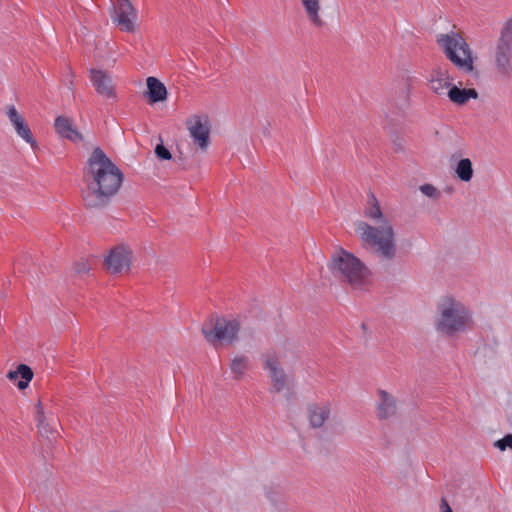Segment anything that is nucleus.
<instances>
[{
  "instance_id": "obj_1",
  "label": "nucleus",
  "mask_w": 512,
  "mask_h": 512,
  "mask_svg": "<svg viewBox=\"0 0 512 512\" xmlns=\"http://www.w3.org/2000/svg\"><path fill=\"white\" fill-rule=\"evenodd\" d=\"M87 189L83 192L84 206L88 209H103L119 192L124 174L100 148L90 154L84 169Z\"/></svg>"
},
{
  "instance_id": "obj_2",
  "label": "nucleus",
  "mask_w": 512,
  "mask_h": 512,
  "mask_svg": "<svg viewBox=\"0 0 512 512\" xmlns=\"http://www.w3.org/2000/svg\"><path fill=\"white\" fill-rule=\"evenodd\" d=\"M368 206L365 216L377 219L379 226L374 227L364 221L355 223V230L359 235L363 246L375 248V253L385 261H393L396 257L397 247L392 225L384 218L381 207L373 192L368 193Z\"/></svg>"
},
{
  "instance_id": "obj_3",
  "label": "nucleus",
  "mask_w": 512,
  "mask_h": 512,
  "mask_svg": "<svg viewBox=\"0 0 512 512\" xmlns=\"http://www.w3.org/2000/svg\"><path fill=\"white\" fill-rule=\"evenodd\" d=\"M470 320L468 309L451 296L442 297L436 306L435 328L445 336L463 331Z\"/></svg>"
},
{
  "instance_id": "obj_4",
  "label": "nucleus",
  "mask_w": 512,
  "mask_h": 512,
  "mask_svg": "<svg viewBox=\"0 0 512 512\" xmlns=\"http://www.w3.org/2000/svg\"><path fill=\"white\" fill-rule=\"evenodd\" d=\"M328 267L332 274L354 289H364L369 283L370 271L354 254L340 249L332 256Z\"/></svg>"
},
{
  "instance_id": "obj_5",
  "label": "nucleus",
  "mask_w": 512,
  "mask_h": 512,
  "mask_svg": "<svg viewBox=\"0 0 512 512\" xmlns=\"http://www.w3.org/2000/svg\"><path fill=\"white\" fill-rule=\"evenodd\" d=\"M446 58L459 70L471 73L474 70L472 50L461 34H440L436 40Z\"/></svg>"
},
{
  "instance_id": "obj_6",
  "label": "nucleus",
  "mask_w": 512,
  "mask_h": 512,
  "mask_svg": "<svg viewBox=\"0 0 512 512\" xmlns=\"http://www.w3.org/2000/svg\"><path fill=\"white\" fill-rule=\"evenodd\" d=\"M240 328L238 319L217 317L214 323L213 319L210 320V326L203 324L201 332L206 341L216 347L219 343L233 344L236 342Z\"/></svg>"
},
{
  "instance_id": "obj_7",
  "label": "nucleus",
  "mask_w": 512,
  "mask_h": 512,
  "mask_svg": "<svg viewBox=\"0 0 512 512\" xmlns=\"http://www.w3.org/2000/svg\"><path fill=\"white\" fill-rule=\"evenodd\" d=\"M493 56L497 72L504 77H510L512 74V17L505 22L500 32Z\"/></svg>"
},
{
  "instance_id": "obj_8",
  "label": "nucleus",
  "mask_w": 512,
  "mask_h": 512,
  "mask_svg": "<svg viewBox=\"0 0 512 512\" xmlns=\"http://www.w3.org/2000/svg\"><path fill=\"white\" fill-rule=\"evenodd\" d=\"M110 17L125 32H134L136 11L130 0H110Z\"/></svg>"
},
{
  "instance_id": "obj_9",
  "label": "nucleus",
  "mask_w": 512,
  "mask_h": 512,
  "mask_svg": "<svg viewBox=\"0 0 512 512\" xmlns=\"http://www.w3.org/2000/svg\"><path fill=\"white\" fill-rule=\"evenodd\" d=\"M186 125L193 143L197 145L201 151H207L210 145V124L208 117H206L203 122L201 116L194 115L191 119L187 120Z\"/></svg>"
},
{
  "instance_id": "obj_10",
  "label": "nucleus",
  "mask_w": 512,
  "mask_h": 512,
  "mask_svg": "<svg viewBox=\"0 0 512 512\" xmlns=\"http://www.w3.org/2000/svg\"><path fill=\"white\" fill-rule=\"evenodd\" d=\"M132 251L124 244L112 248L105 257L104 264L112 274L129 271L131 265Z\"/></svg>"
},
{
  "instance_id": "obj_11",
  "label": "nucleus",
  "mask_w": 512,
  "mask_h": 512,
  "mask_svg": "<svg viewBox=\"0 0 512 512\" xmlns=\"http://www.w3.org/2000/svg\"><path fill=\"white\" fill-rule=\"evenodd\" d=\"M410 108V90L405 86L387 109L386 119L390 124L396 125L404 120Z\"/></svg>"
},
{
  "instance_id": "obj_12",
  "label": "nucleus",
  "mask_w": 512,
  "mask_h": 512,
  "mask_svg": "<svg viewBox=\"0 0 512 512\" xmlns=\"http://www.w3.org/2000/svg\"><path fill=\"white\" fill-rule=\"evenodd\" d=\"M264 369L269 370V376L272 381L270 391L279 393L286 385V374L280 367L278 357L275 353H268L264 356Z\"/></svg>"
},
{
  "instance_id": "obj_13",
  "label": "nucleus",
  "mask_w": 512,
  "mask_h": 512,
  "mask_svg": "<svg viewBox=\"0 0 512 512\" xmlns=\"http://www.w3.org/2000/svg\"><path fill=\"white\" fill-rule=\"evenodd\" d=\"M90 80L99 95L116 99L112 78L107 72L98 69H90Z\"/></svg>"
},
{
  "instance_id": "obj_14",
  "label": "nucleus",
  "mask_w": 512,
  "mask_h": 512,
  "mask_svg": "<svg viewBox=\"0 0 512 512\" xmlns=\"http://www.w3.org/2000/svg\"><path fill=\"white\" fill-rule=\"evenodd\" d=\"M6 114L10 122L14 126L18 136L25 140L27 143H29L32 146V148H36L37 142L34 139L29 126L25 122L24 118L18 113L16 108L13 105L8 106Z\"/></svg>"
},
{
  "instance_id": "obj_15",
  "label": "nucleus",
  "mask_w": 512,
  "mask_h": 512,
  "mask_svg": "<svg viewBox=\"0 0 512 512\" xmlns=\"http://www.w3.org/2000/svg\"><path fill=\"white\" fill-rule=\"evenodd\" d=\"M331 413L329 403H311L307 405V418L309 426L313 429L321 428Z\"/></svg>"
},
{
  "instance_id": "obj_16",
  "label": "nucleus",
  "mask_w": 512,
  "mask_h": 512,
  "mask_svg": "<svg viewBox=\"0 0 512 512\" xmlns=\"http://www.w3.org/2000/svg\"><path fill=\"white\" fill-rule=\"evenodd\" d=\"M54 127L62 137L77 143L83 140V135L74 127L72 119L65 116H58L55 119Z\"/></svg>"
},
{
  "instance_id": "obj_17",
  "label": "nucleus",
  "mask_w": 512,
  "mask_h": 512,
  "mask_svg": "<svg viewBox=\"0 0 512 512\" xmlns=\"http://www.w3.org/2000/svg\"><path fill=\"white\" fill-rule=\"evenodd\" d=\"M147 90L144 95L151 104L165 101L167 99V89L165 85L156 77L150 76L146 79Z\"/></svg>"
},
{
  "instance_id": "obj_18",
  "label": "nucleus",
  "mask_w": 512,
  "mask_h": 512,
  "mask_svg": "<svg viewBox=\"0 0 512 512\" xmlns=\"http://www.w3.org/2000/svg\"><path fill=\"white\" fill-rule=\"evenodd\" d=\"M377 417L385 420L396 414L397 406L395 398L385 390L378 391Z\"/></svg>"
},
{
  "instance_id": "obj_19",
  "label": "nucleus",
  "mask_w": 512,
  "mask_h": 512,
  "mask_svg": "<svg viewBox=\"0 0 512 512\" xmlns=\"http://www.w3.org/2000/svg\"><path fill=\"white\" fill-rule=\"evenodd\" d=\"M453 78L450 77L448 69L445 67H437L432 71V78L430 80L431 89L437 93L442 94L444 89L452 86Z\"/></svg>"
},
{
  "instance_id": "obj_20",
  "label": "nucleus",
  "mask_w": 512,
  "mask_h": 512,
  "mask_svg": "<svg viewBox=\"0 0 512 512\" xmlns=\"http://www.w3.org/2000/svg\"><path fill=\"white\" fill-rule=\"evenodd\" d=\"M33 376V370L26 364H19L16 370H11L7 373V378L10 381L16 382L18 378H20L16 383L19 390L26 389L30 381L33 379Z\"/></svg>"
},
{
  "instance_id": "obj_21",
  "label": "nucleus",
  "mask_w": 512,
  "mask_h": 512,
  "mask_svg": "<svg viewBox=\"0 0 512 512\" xmlns=\"http://www.w3.org/2000/svg\"><path fill=\"white\" fill-rule=\"evenodd\" d=\"M35 408L36 420L38 422L37 427L40 435L49 441L55 440L58 436V431L55 429L54 426H51L48 422H46V417L44 414L41 401L37 402Z\"/></svg>"
},
{
  "instance_id": "obj_22",
  "label": "nucleus",
  "mask_w": 512,
  "mask_h": 512,
  "mask_svg": "<svg viewBox=\"0 0 512 512\" xmlns=\"http://www.w3.org/2000/svg\"><path fill=\"white\" fill-rule=\"evenodd\" d=\"M447 94L450 101L457 105H465L470 99L478 98V92L476 89L459 88L456 85H452Z\"/></svg>"
},
{
  "instance_id": "obj_23",
  "label": "nucleus",
  "mask_w": 512,
  "mask_h": 512,
  "mask_svg": "<svg viewBox=\"0 0 512 512\" xmlns=\"http://www.w3.org/2000/svg\"><path fill=\"white\" fill-rule=\"evenodd\" d=\"M301 2L311 23L317 27H322L324 21L319 15L320 0H301Z\"/></svg>"
},
{
  "instance_id": "obj_24",
  "label": "nucleus",
  "mask_w": 512,
  "mask_h": 512,
  "mask_svg": "<svg viewBox=\"0 0 512 512\" xmlns=\"http://www.w3.org/2000/svg\"><path fill=\"white\" fill-rule=\"evenodd\" d=\"M473 165L469 158H462L455 168L457 177L463 182H469L473 177Z\"/></svg>"
},
{
  "instance_id": "obj_25",
  "label": "nucleus",
  "mask_w": 512,
  "mask_h": 512,
  "mask_svg": "<svg viewBox=\"0 0 512 512\" xmlns=\"http://www.w3.org/2000/svg\"><path fill=\"white\" fill-rule=\"evenodd\" d=\"M230 369L235 379H240L248 369V357L241 355L231 360Z\"/></svg>"
},
{
  "instance_id": "obj_26",
  "label": "nucleus",
  "mask_w": 512,
  "mask_h": 512,
  "mask_svg": "<svg viewBox=\"0 0 512 512\" xmlns=\"http://www.w3.org/2000/svg\"><path fill=\"white\" fill-rule=\"evenodd\" d=\"M155 155L159 160H170L172 159V154L169 149L163 144V140L160 137V143L155 147Z\"/></svg>"
},
{
  "instance_id": "obj_27",
  "label": "nucleus",
  "mask_w": 512,
  "mask_h": 512,
  "mask_svg": "<svg viewBox=\"0 0 512 512\" xmlns=\"http://www.w3.org/2000/svg\"><path fill=\"white\" fill-rule=\"evenodd\" d=\"M420 191L427 197L432 199H438L440 192L432 184H423L419 187Z\"/></svg>"
},
{
  "instance_id": "obj_28",
  "label": "nucleus",
  "mask_w": 512,
  "mask_h": 512,
  "mask_svg": "<svg viewBox=\"0 0 512 512\" xmlns=\"http://www.w3.org/2000/svg\"><path fill=\"white\" fill-rule=\"evenodd\" d=\"M494 446L500 451H504L507 448L512 450V434H506L503 438L495 441Z\"/></svg>"
},
{
  "instance_id": "obj_29",
  "label": "nucleus",
  "mask_w": 512,
  "mask_h": 512,
  "mask_svg": "<svg viewBox=\"0 0 512 512\" xmlns=\"http://www.w3.org/2000/svg\"><path fill=\"white\" fill-rule=\"evenodd\" d=\"M90 269H91V266L88 263V261L85 259H81L74 264V271L76 274H79V275L88 273L90 271Z\"/></svg>"
},
{
  "instance_id": "obj_30",
  "label": "nucleus",
  "mask_w": 512,
  "mask_h": 512,
  "mask_svg": "<svg viewBox=\"0 0 512 512\" xmlns=\"http://www.w3.org/2000/svg\"><path fill=\"white\" fill-rule=\"evenodd\" d=\"M440 512H453V510L451 509L448 501L445 498L441 499V502H440Z\"/></svg>"
},
{
  "instance_id": "obj_31",
  "label": "nucleus",
  "mask_w": 512,
  "mask_h": 512,
  "mask_svg": "<svg viewBox=\"0 0 512 512\" xmlns=\"http://www.w3.org/2000/svg\"><path fill=\"white\" fill-rule=\"evenodd\" d=\"M69 77H70V78H67V81H68L67 86H68V88H69V89H72V85H73V80H72V79H73V73H72V71H71V70H69Z\"/></svg>"
},
{
  "instance_id": "obj_32",
  "label": "nucleus",
  "mask_w": 512,
  "mask_h": 512,
  "mask_svg": "<svg viewBox=\"0 0 512 512\" xmlns=\"http://www.w3.org/2000/svg\"><path fill=\"white\" fill-rule=\"evenodd\" d=\"M395 146H396V150H400L401 149V145L399 144V142H394Z\"/></svg>"
},
{
  "instance_id": "obj_33",
  "label": "nucleus",
  "mask_w": 512,
  "mask_h": 512,
  "mask_svg": "<svg viewBox=\"0 0 512 512\" xmlns=\"http://www.w3.org/2000/svg\"><path fill=\"white\" fill-rule=\"evenodd\" d=\"M361 328L363 331H367V325L365 323L361 324Z\"/></svg>"
}]
</instances>
